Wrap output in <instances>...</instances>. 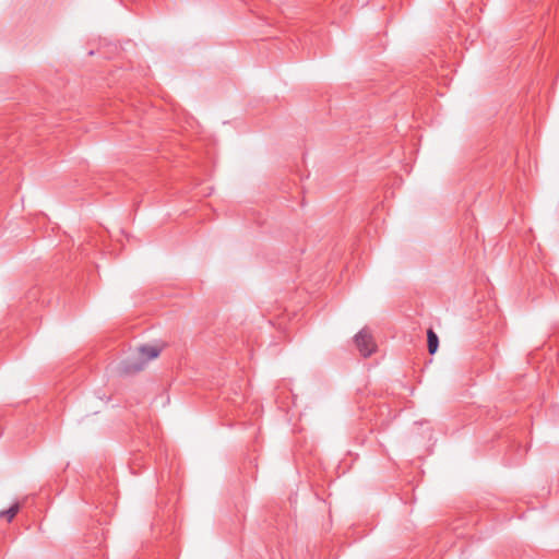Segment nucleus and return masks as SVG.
<instances>
[{
  "label": "nucleus",
  "mask_w": 559,
  "mask_h": 559,
  "mask_svg": "<svg viewBox=\"0 0 559 559\" xmlns=\"http://www.w3.org/2000/svg\"><path fill=\"white\" fill-rule=\"evenodd\" d=\"M427 342L429 354H435L439 346V338L438 335L431 329H429L427 332Z\"/></svg>",
  "instance_id": "nucleus-4"
},
{
  "label": "nucleus",
  "mask_w": 559,
  "mask_h": 559,
  "mask_svg": "<svg viewBox=\"0 0 559 559\" xmlns=\"http://www.w3.org/2000/svg\"><path fill=\"white\" fill-rule=\"evenodd\" d=\"M355 344L364 357H369L376 352L377 345L368 329L360 330L355 336Z\"/></svg>",
  "instance_id": "nucleus-2"
},
{
  "label": "nucleus",
  "mask_w": 559,
  "mask_h": 559,
  "mask_svg": "<svg viewBox=\"0 0 559 559\" xmlns=\"http://www.w3.org/2000/svg\"><path fill=\"white\" fill-rule=\"evenodd\" d=\"M162 347L152 345H142L136 349V355L127 358L121 362V371L130 374L144 369L146 364L159 356Z\"/></svg>",
  "instance_id": "nucleus-1"
},
{
  "label": "nucleus",
  "mask_w": 559,
  "mask_h": 559,
  "mask_svg": "<svg viewBox=\"0 0 559 559\" xmlns=\"http://www.w3.org/2000/svg\"><path fill=\"white\" fill-rule=\"evenodd\" d=\"M21 506L19 502L12 504L8 510L0 511V519H5L8 523L12 522L15 515L19 513Z\"/></svg>",
  "instance_id": "nucleus-3"
}]
</instances>
